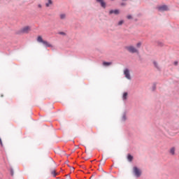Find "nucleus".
<instances>
[{
  "label": "nucleus",
  "mask_w": 179,
  "mask_h": 179,
  "mask_svg": "<svg viewBox=\"0 0 179 179\" xmlns=\"http://www.w3.org/2000/svg\"><path fill=\"white\" fill-rule=\"evenodd\" d=\"M37 41L38 43H42V44H43V45H45V47H48L49 48H52V47H54L51 43H50L48 41H44L43 39V37H41V36H38L37 37Z\"/></svg>",
  "instance_id": "f257e3e1"
},
{
  "label": "nucleus",
  "mask_w": 179,
  "mask_h": 179,
  "mask_svg": "<svg viewBox=\"0 0 179 179\" xmlns=\"http://www.w3.org/2000/svg\"><path fill=\"white\" fill-rule=\"evenodd\" d=\"M133 173H134L135 177H137V178H138L140 176L142 175V171L141 170V169H139L136 166H134L133 168Z\"/></svg>",
  "instance_id": "f03ea898"
},
{
  "label": "nucleus",
  "mask_w": 179,
  "mask_h": 179,
  "mask_svg": "<svg viewBox=\"0 0 179 179\" xmlns=\"http://www.w3.org/2000/svg\"><path fill=\"white\" fill-rule=\"evenodd\" d=\"M30 30H31V27L30 26H25L19 31V34L22 33L24 34H27Z\"/></svg>",
  "instance_id": "7ed1b4c3"
},
{
  "label": "nucleus",
  "mask_w": 179,
  "mask_h": 179,
  "mask_svg": "<svg viewBox=\"0 0 179 179\" xmlns=\"http://www.w3.org/2000/svg\"><path fill=\"white\" fill-rule=\"evenodd\" d=\"M157 9L159 10V12H164L169 10V6L166 5H159L157 6Z\"/></svg>",
  "instance_id": "20e7f679"
},
{
  "label": "nucleus",
  "mask_w": 179,
  "mask_h": 179,
  "mask_svg": "<svg viewBox=\"0 0 179 179\" xmlns=\"http://www.w3.org/2000/svg\"><path fill=\"white\" fill-rule=\"evenodd\" d=\"M126 50H127L129 52H131L132 54H134L135 52H138V49H136L133 45L126 47Z\"/></svg>",
  "instance_id": "39448f33"
},
{
  "label": "nucleus",
  "mask_w": 179,
  "mask_h": 179,
  "mask_svg": "<svg viewBox=\"0 0 179 179\" xmlns=\"http://www.w3.org/2000/svg\"><path fill=\"white\" fill-rule=\"evenodd\" d=\"M124 75L129 80H131V73H129V69H125L124 70Z\"/></svg>",
  "instance_id": "423d86ee"
},
{
  "label": "nucleus",
  "mask_w": 179,
  "mask_h": 179,
  "mask_svg": "<svg viewBox=\"0 0 179 179\" xmlns=\"http://www.w3.org/2000/svg\"><path fill=\"white\" fill-rule=\"evenodd\" d=\"M96 1L99 3L101 8H103V9H106V8H107V3H106V1H104V0H96Z\"/></svg>",
  "instance_id": "0eeeda50"
},
{
  "label": "nucleus",
  "mask_w": 179,
  "mask_h": 179,
  "mask_svg": "<svg viewBox=\"0 0 179 179\" xmlns=\"http://www.w3.org/2000/svg\"><path fill=\"white\" fill-rule=\"evenodd\" d=\"M54 2L52 0H47L45 2V6L46 8H50V6H52Z\"/></svg>",
  "instance_id": "6e6552de"
},
{
  "label": "nucleus",
  "mask_w": 179,
  "mask_h": 179,
  "mask_svg": "<svg viewBox=\"0 0 179 179\" xmlns=\"http://www.w3.org/2000/svg\"><path fill=\"white\" fill-rule=\"evenodd\" d=\"M169 153L172 156H174L176 155V148L174 147L171 148L169 150Z\"/></svg>",
  "instance_id": "1a4fd4ad"
},
{
  "label": "nucleus",
  "mask_w": 179,
  "mask_h": 179,
  "mask_svg": "<svg viewBox=\"0 0 179 179\" xmlns=\"http://www.w3.org/2000/svg\"><path fill=\"white\" fill-rule=\"evenodd\" d=\"M110 15H113L114 13L115 15H119L120 13V10H111L109 12Z\"/></svg>",
  "instance_id": "9d476101"
},
{
  "label": "nucleus",
  "mask_w": 179,
  "mask_h": 179,
  "mask_svg": "<svg viewBox=\"0 0 179 179\" xmlns=\"http://www.w3.org/2000/svg\"><path fill=\"white\" fill-rule=\"evenodd\" d=\"M59 18L62 20H65V19H66V14L65 13H62L59 15Z\"/></svg>",
  "instance_id": "9b49d317"
},
{
  "label": "nucleus",
  "mask_w": 179,
  "mask_h": 179,
  "mask_svg": "<svg viewBox=\"0 0 179 179\" xmlns=\"http://www.w3.org/2000/svg\"><path fill=\"white\" fill-rule=\"evenodd\" d=\"M128 97V92H124L122 96L123 100H127V98Z\"/></svg>",
  "instance_id": "f8f14e48"
},
{
  "label": "nucleus",
  "mask_w": 179,
  "mask_h": 179,
  "mask_svg": "<svg viewBox=\"0 0 179 179\" xmlns=\"http://www.w3.org/2000/svg\"><path fill=\"white\" fill-rule=\"evenodd\" d=\"M111 62H103V66H110V65H111Z\"/></svg>",
  "instance_id": "ddd939ff"
},
{
  "label": "nucleus",
  "mask_w": 179,
  "mask_h": 179,
  "mask_svg": "<svg viewBox=\"0 0 179 179\" xmlns=\"http://www.w3.org/2000/svg\"><path fill=\"white\" fill-rule=\"evenodd\" d=\"M51 174L53 176V177H57V176H58V173H57L55 170L52 171Z\"/></svg>",
  "instance_id": "4468645a"
},
{
  "label": "nucleus",
  "mask_w": 179,
  "mask_h": 179,
  "mask_svg": "<svg viewBox=\"0 0 179 179\" xmlns=\"http://www.w3.org/2000/svg\"><path fill=\"white\" fill-rule=\"evenodd\" d=\"M122 121H127V113H123L122 117Z\"/></svg>",
  "instance_id": "2eb2a0df"
},
{
  "label": "nucleus",
  "mask_w": 179,
  "mask_h": 179,
  "mask_svg": "<svg viewBox=\"0 0 179 179\" xmlns=\"http://www.w3.org/2000/svg\"><path fill=\"white\" fill-rule=\"evenodd\" d=\"M127 159H128L129 162H132L134 157H132V155H128Z\"/></svg>",
  "instance_id": "dca6fc26"
},
{
  "label": "nucleus",
  "mask_w": 179,
  "mask_h": 179,
  "mask_svg": "<svg viewBox=\"0 0 179 179\" xmlns=\"http://www.w3.org/2000/svg\"><path fill=\"white\" fill-rule=\"evenodd\" d=\"M153 65H154V66H155L157 68V69H159V64H157V62L156 61L153 62Z\"/></svg>",
  "instance_id": "f3484780"
},
{
  "label": "nucleus",
  "mask_w": 179,
  "mask_h": 179,
  "mask_svg": "<svg viewBox=\"0 0 179 179\" xmlns=\"http://www.w3.org/2000/svg\"><path fill=\"white\" fill-rule=\"evenodd\" d=\"M142 45V43L141 42H138L137 44H136V47L137 48H141V46Z\"/></svg>",
  "instance_id": "a211bd4d"
},
{
  "label": "nucleus",
  "mask_w": 179,
  "mask_h": 179,
  "mask_svg": "<svg viewBox=\"0 0 179 179\" xmlns=\"http://www.w3.org/2000/svg\"><path fill=\"white\" fill-rule=\"evenodd\" d=\"M123 24H124V20H120V21H119L118 23H117L118 26H121V25Z\"/></svg>",
  "instance_id": "6ab92c4d"
},
{
  "label": "nucleus",
  "mask_w": 179,
  "mask_h": 179,
  "mask_svg": "<svg viewBox=\"0 0 179 179\" xmlns=\"http://www.w3.org/2000/svg\"><path fill=\"white\" fill-rule=\"evenodd\" d=\"M38 9H41L43 8V5H41V3H38Z\"/></svg>",
  "instance_id": "aec40b11"
},
{
  "label": "nucleus",
  "mask_w": 179,
  "mask_h": 179,
  "mask_svg": "<svg viewBox=\"0 0 179 179\" xmlns=\"http://www.w3.org/2000/svg\"><path fill=\"white\" fill-rule=\"evenodd\" d=\"M127 18L129 19V20H131V19H132V15H129L127 16Z\"/></svg>",
  "instance_id": "412c9836"
},
{
  "label": "nucleus",
  "mask_w": 179,
  "mask_h": 179,
  "mask_svg": "<svg viewBox=\"0 0 179 179\" xmlns=\"http://www.w3.org/2000/svg\"><path fill=\"white\" fill-rule=\"evenodd\" d=\"M152 90H156V85H153L152 86Z\"/></svg>",
  "instance_id": "4be33fe9"
},
{
  "label": "nucleus",
  "mask_w": 179,
  "mask_h": 179,
  "mask_svg": "<svg viewBox=\"0 0 179 179\" xmlns=\"http://www.w3.org/2000/svg\"><path fill=\"white\" fill-rule=\"evenodd\" d=\"M59 34H61L62 36H65V32H59Z\"/></svg>",
  "instance_id": "5701e85b"
},
{
  "label": "nucleus",
  "mask_w": 179,
  "mask_h": 179,
  "mask_svg": "<svg viewBox=\"0 0 179 179\" xmlns=\"http://www.w3.org/2000/svg\"><path fill=\"white\" fill-rule=\"evenodd\" d=\"M121 6H125V5H127V3H121Z\"/></svg>",
  "instance_id": "b1692460"
},
{
  "label": "nucleus",
  "mask_w": 179,
  "mask_h": 179,
  "mask_svg": "<svg viewBox=\"0 0 179 179\" xmlns=\"http://www.w3.org/2000/svg\"><path fill=\"white\" fill-rule=\"evenodd\" d=\"M122 1H127V0H122Z\"/></svg>",
  "instance_id": "393cba45"
},
{
  "label": "nucleus",
  "mask_w": 179,
  "mask_h": 179,
  "mask_svg": "<svg viewBox=\"0 0 179 179\" xmlns=\"http://www.w3.org/2000/svg\"><path fill=\"white\" fill-rule=\"evenodd\" d=\"M112 1H114V0H112Z\"/></svg>",
  "instance_id": "a878e982"
}]
</instances>
